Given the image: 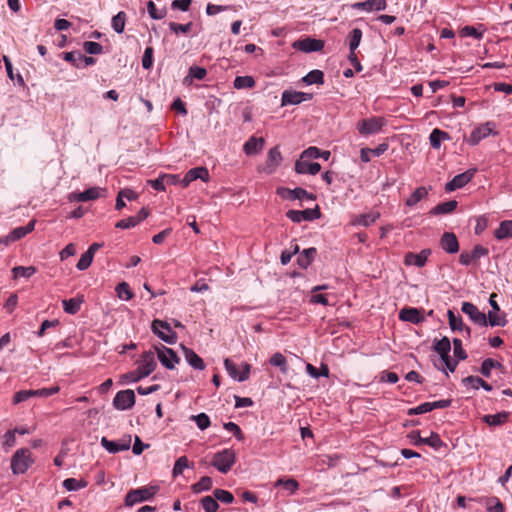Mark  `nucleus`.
<instances>
[{
  "label": "nucleus",
  "instance_id": "obj_1",
  "mask_svg": "<svg viewBox=\"0 0 512 512\" xmlns=\"http://www.w3.org/2000/svg\"><path fill=\"white\" fill-rule=\"evenodd\" d=\"M33 459L29 449H18L11 458V469L13 474H24L32 465Z\"/></svg>",
  "mask_w": 512,
  "mask_h": 512
},
{
  "label": "nucleus",
  "instance_id": "obj_2",
  "mask_svg": "<svg viewBox=\"0 0 512 512\" xmlns=\"http://www.w3.org/2000/svg\"><path fill=\"white\" fill-rule=\"evenodd\" d=\"M387 121L384 117L376 116L360 120L356 124V129L362 136L377 134L382 131Z\"/></svg>",
  "mask_w": 512,
  "mask_h": 512
},
{
  "label": "nucleus",
  "instance_id": "obj_3",
  "mask_svg": "<svg viewBox=\"0 0 512 512\" xmlns=\"http://www.w3.org/2000/svg\"><path fill=\"white\" fill-rule=\"evenodd\" d=\"M236 455L232 449H223L214 454L211 465L221 473H227L235 463Z\"/></svg>",
  "mask_w": 512,
  "mask_h": 512
},
{
  "label": "nucleus",
  "instance_id": "obj_4",
  "mask_svg": "<svg viewBox=\"0 0 512 512\" xmlns=\"http://www.w3.org/2000/svg\"><path fill=\"white\" fill-rule=\"evenodd\" d=\"M157 490L158 488L155 486H143L130 490L126 494L125 505L131 507L137 503L150 500L157 493Z\"/></svg>",
  "mask_w": 512,
  "mask_h": 512
},
{
  "label": "nucleus",
  "instance_id": "obj_5",
  "mask_svg": "<svg viewBox=\"0 0 512 512\" xmlns=\"http://www.w3.org/2000/svg\"><path fill=\"white\" fill-rule=\"evenodd\" d=\"M59 390L60 388L58 386H52L49 388H42L37 390H20L14 394L13 404H19L30 399L31 397L46 398L58 393Z\"/></svg>",
  "mask_w": 512,
  "mask_h": 512
},
{
  "label": "nucleus",
  "instance_id": "obj_6",
  "mask_svg": "<svg viewBox=\"0 0 512 512\" xmlns=\"http://www.w3.org/2000/svg\"><path fill=\"white\" fill-rule=\"evenodd\" d=\"M151 329L155 335H157L162 341L168 344H174L177 340L176 333L165 321L159 319L153 320L151 324Z\"/></svg>",
  "mask_w": 512,
  "mask_h": 512
},
{
  "label": "nucleus",
  "instance_id": "obj_7",
  "mask_svg": "<svg viewBox=\"0 0 512 512\" xmlns=\"http://www.w3.org/2000/svg\"><path fill=\"white\" fill-rule=\"evenodd\" d=\"M154 348L158 360L165 368L172 370L175 368V365L179 363L180 358L171 348H168L162 344H159Z\"/></svg>",
  "mask_w": 512,
  "mask_h": 512
},
{
  "label": "nucleus",
  "instance_id": "obj_8",
  "mask_svg": "<svg viewBox=\"0 0 512 512\" xmlns=\"http://www.w3.org/2000/svg\"><path fill=\"white\" fill-rule=\"evenodd\" d=\"M496 125L494 122L489 121L478 127H476L470 134L467 142L470 145H477L481 140L487 138L490 135H496Z\"/></svg>",
  "mask_w": 512,
  "mask_h": 512
},
{
  "label": "nucleus",
  "instance_id": "obj_9",
  "mask_svg": "<svg viewBox=\"0 0 512 512\" xmlns=\"http://www.w3.org/2000/svg\"><path fill=\"white\" fill-rule=\"evenodd\" d=\"M313 98L312 93L295 91L292 89L284 90L281 95V106L298 105Z\"/></svg>",
  "mask_w": 512,
  "mask_h": 512
},
{
  "label": "nucleus",
  "instance_id": "obj_10",
  "mask_svg": "<svg viewBox=\"0 0 512 512\" xmlns=\"http://www.w3.org/2000/svg\"><path fill=\"white\" fill-rule=\"evenodd\" d=\"M321 216L319 207L316 206L314 209L305 210H288L286 217L294 223H301L302 221H313L319 219Z\"/></svg>",
  "mask_w": 512,
  "mask_h": 512
},
{
  "label": "nucleus",
  "instance_id": "obj_11",
  "mask_svg": "<svg viewBox=\"0 0 512 512\" xmlns=\"http://www.w3.org/2000/svg\"><path fill=\"white\" fill-rule=\"evenodd\" d=\"M135 405V393L131 389L121 390L116 393L113 399L115 409L125 411L131 409Z\"/></svg>",
  "mask_w": 512,
  "mask_h": 512
},
{
  "label": "nucleus",
  "instance_id": "obj_12",
  "mask_svg": "<svg viewBox=\"0 0 512 512\" xmlns=\"http://www.w3.org/2000/svg\"><path fill=\"white\" fill-rule=\"evenodd\" d=\"M224 366H225V369H226L228 375L231 378H233L234 380H237L239 382L246 381L250 376L251 366L248 363L242 364L241 372L238 371L237 366L229 358H226L224 360Z\"/></svg>",
  "mask_w": 512,
  "mask_h": 512
},
{
  "label": "nucleus",
  "instance_id": "obj_13",
  "mask_svg": "<svg viewBox=\"0 0 512 512\" xmlns=\"http://www.w3.org/2000/svg\"><path fill=\"white\" fill-rule=\"evenodd\" d=\"M461 311L466 314L472 322L479 326H487L486 314L481 312L476 305L470 302H463Z\"/></svg>",
  "mask_w": 512,
  "mask_h": 512
},
{
  "label": "nucleus",
  "instance_id": "obj_14",
  "mask_svg": "<svg viewBox=\"0 0 512 512\" xmlns=\"http://www.w3.org/2000/svg\"><path fill=\"white\" fill-rule=\"evenodd\" d=\"M106 193V189L100 188V187H91L83 192L79 193H71L68 197L70 201H77V202H86L91 200H96L102 196H104Z\"/></svg>",
  "mask_w": 512,
  "mask_h": 512
},
{
  "label": "nucleus",
  "instance_id": "obj_15",
  "mask_svg": "<svg viewBox=\"0 0 512 512\" xmlns=\"http://www.w3.org/2000/svg\"><path fill=\"white\" fill-rule=\"evenodd\" d=\"M293 48L301 52L310 53L321 51L324 48V42L322 40L305 38L297 40L293 43Z\"/></svg>",
  "mask_w": 512,
  "mask_h": 512
},
{
  "label": "nucleus",
  "instance_id": "obj_16",
  "mask_svg": "<svg viewBox=\"0 0 512 512\" xmlns=\"http://www.w3.org/2000/svg\"><path fill=\"white\" fill-rule=\"evenodd\" d=\"M475 171V169H469L461 174L454 176L451 181L446 183L445 190L451 192L464 187L467 183H469L472 180Z\"/></svg>",
  "mask_w": 512,
  "mask_h": 512
},
{
  "label": "nucleus",
  "instance_id": "obj_17",
  "mask_svg": "<svg viewBox=\"0 0 512 512\" xmlns=\"http://www.w3.org/2000/svg\"><path fill=\"white\" fill-rule=\"evenodd\" d=\"M155 352L152 350L145 351L138 361V369L145 377L149 376L156 368Z\"/></svg>",
  "mask_w": 512,
  "mask_h": 512
},
{
  "label": "nucleus",
  "instance_id": "obj_18",
  "mask_svg": "<svg viewBox=\"0 0 512 512\" xmlns=\"http://www.w3.org/2000/svg\"><path fill=\"white\" fill-rule=\"evenodd\" d=\"M101 445L109 452V453H118L121 451H127L131 445V436H128L125 439H121L118 441L108 440L106 437H102Z\"/></svg>",
  "mask_w": 512,
  "mask_h": 512
},
{
  "label": "nucleus",
  "instance_id": "obj_19",
  "mask_svg": "<svg viewBox=\"0 0 512 512\" xmlns=\"http://www.w3.org/2000/svg\"><path fill=\"white\" fill-rule=\"evenodd\" d=\"M34 227L35 221L32 220L25 226L14 228L4 239L0 240V242L4 244H9L18 241L25 237L30 232H32L34 230Z\"/></svg>",
  "mask_w": 512,
  "mask_h": 512
},
{
  "label": "nucleus",
  "instance_id": "obj_20",
  "mask_svg": "<svg viewBox=\"0 0 512 512\" xmlns=\"http://www.w3.org/2000/svg\"><path fill=\"white\" fill-rule=\"evenodd\" d=\"M487 254L488 249L481 245H476L471 252H462L459 256V262L464 266H468Z\"/></svg>",
  "mask_w": 512,
  "mask_h": 512
},
{
  "label": "nucleus",
  "instance_id": "obj_21",
  "mask_svg": "<svg viewBox=\"0 0 512 512\" xmlns=\"http://www.w3.org/2000/svg\"><path fill=\"white\" fill-rule=\"evenodd\" d=\"M409 438L412 440L413 444H415V445L425 444V445L431 446L435 449L439 448L443 444L439 435L435 432H432L431 435L427 438H422L420 436L419 431H412L409 434Z\"/></svg>",
  "mask_w": 512,
  "mask_h": 512
},
{
  "label": "nucleus",
  "instance_id": "obj_22",
  "mask_svg": "<svg viewBox=\"0 0 512 512\" xmlns=\"http://www.w3.org/2000/svg\"><path fill=\"white\" fill-rule=\"evenodd\" d=\"M430 255H431L430 249H423L420 253L408 252L405 255L404 263H405V265H408V266L414 265V266L420 268L426 264L427 259Z\"/></svg>",
  "mask_w": 512,
  "mask_h": 512
},
{
  "label": "nucleus",
  "instance_id": "obj_23",
  "mask_svg": "<svg viewBox=\"0 0 512 512\" xmlns=\"http://www.w3.org/2000/svg\"><path fill=\"white\" fill-rule=\"evenodd\" d=\"M441 248L449 253L455 254L459 251V242L456 235L452 232H445L440 239Z\"/></svg>",
  "mask_w": 512,
  "mask_h": 512
},
{
  "label": "nucleus",
  "instance_id": "obj_24",
  "mask_svg": "<svg viewBox=\"0 0 512 512\" xmlns=\"http://www.w3.org/2000/svg\"><path fill=\"white\" fill-rule=\"evenodd\" d=\"M321 169L318 162H310L308 159H299L295 163V171L298 174L316 175Z\"/></svg>",
  "mask_w": 512,
  "mask_h": 512
},
{
  "label": "nucleus",
  "instance_id": "obj_25",
  "mask_svg": "<svg viewBox=\"0 0 512 512\" xmlns=\"http://www.w3.org/2000/svg\"><path fill=\"white\" fill-rule=\"evenodd\" d=\"M353 9L356 10H365L367 12L382 11L387 7L386 0H366L364 2H355L351 5Z\"/></svg>",
  "mask_w": 512,
  "mask_h": 512
},
{
  "label": "nucleus",
  "instance_id": "obj_26",
  "mask_svg": "<svg viewBox=\"0 0 512 512\" xmlns=\"http://www.w3.org/2000/svg\"><path fill=\"white\" fill-rule=\"evenodd\" d=\"M282 162V155L278 147H273L268 152L267 162L266 166L264 168V171L267 174H271L275 172L276 168L280 165Z\"/></svg>",
  "mask_w": 512,
  "mask_h": 512
},
{
  "label": "nucleus",
  "instance_id": "obj_27",
  "mask_svg": "<svg viewBox=\"0 0 512 512\" xmlns=\"http://www.w3.org/2000/svg\"><path fill=\"white\" fill-rule=\"evenodd\" d=\"M265 140L262 137H250L243 146V151L247 155H254L261 151L264 147Z\"/></svg>",
  "mask_w": 512,
  "mask_h": 512
},
{
  "label": "nucleus",
  "instance_id": "obj_28",
  "mask_svg": "<svg viewBox=\"0 0 512 512\" xmlns=\"http://www.w3.org/2000/svg\"><path fill=\"white\" fill-rule=\"evenodd\" d=\"M184 357L187 363L196 370H204L205 363L192 349L183 346Z\"/></svg>",
  "mask_w": 512,
  "mask_h": 512
},
{
  "label": "nucleus",
  "instance_id": "obj_29",
  "mask_svg": "<svg viewBox=\"0 0 512 512\" xmlns=\"http://www.w3.org/2000/svg\"><path fill=\"white\" fill-rule=\"evenodd\" d=\"M399 319L402 321L417 324L422 321V316L416 308H403L399 312Z\"/></svg>",
  "mask_w": 512,
  "mask_h": 512
},
{
  "label": "nucleus",
  "instance_id": "obj_30",
  "mask_svg": "<svg viewBox=\"0 0 512 512\" xmlns=\"http://www.w3.org/2000/svg\"><path fill=\"white\" fill-rule=\"evenodd\" d=\"M487 317V325L489 324L492 327L500 326L504 327L508 323L506 314L500 311H489L486 315Z\"/></svg>",
  "mask_w": 512,
  "mask_h": 512
},
{
  "label": "nucleus",
  "instance_id": "obj_31",
  "mask_svg": "<svg viewBox=\"0 0 512 512\" xmlns=\"http://www.w3.org/2000/svg\"><path fill=\"white\" fill-rule=\"evenodd\" d=\"M457 205L458 203L456 200H449L446 202L439 203L434 208H432L429 213L431 215L449 214L456 209Z\"/></svg>",
  "mask_w": 512,
  "mask_h": 512
},
{
  "label": "nucleus",
  "instance_id": "obj_32",
  "mask_svg": "<svg viewBox=\"0 0 512 512\" xmlns=\"http://www.w3.org/2000/svg\"><path fill=\"white\" fill-rule=\"evenodd\" d=\"M317 250L314 247L304 249L297 258L298 265L306 269L314 260Z\"/></svg>",
  "mask_w": 512,
  "mask_h": 512
},
{
  "label": "nucleus",
  "instance_id": "obj_33",
  "mask_svg": "<svg viewBox=\"0 0 512 512\" xmlns=\"http://www.w3.org/2000/svg\"><path fill=\"white\" fill-rule=\"evenodd\" d=\"M463 384L473 389H479L480 387L486 391H492V386L478 376H468L463 379Z\"/></svg>",
  "mask_w": 512,
  "mask_h": 512
},
{
  "label": "nucleus",
  "instance_id": "obj_34",
  "mask_svg": "<svg viewBox=\"0 0 512 512\" xmlns=\"http://www.w3.org/2000/svg\"><path fill=\"white\" fill-rule=\"evenodd\" d=\"M494 236L498 240H503L512 237V220L502 221L499 227L495 230Z\"/></svg>",
  "mask_w": 512,
  "mask_h": 512
},
{
  "label": "nucleus",
  "instance_id": "obj_35",
  "mask_svg": "<svg viewBox=\"0 0 512 512\" xmlns=\"http://www.w3.org/2000/svg\"><path fill=\"white\" fill-rule=\"evenodd\" d=\"M450 136L447 132L442 131L438 128L432 130L429 136L430 145L434 149H439L443 140H449Z\"/></svg>",
  "mask_w": 512,
  "mask_h": 512
},
{
  "label": "nucleus",
  "instance_id": "obj_36",
  "mask_svg": "<svg viewBox=\"0 0 512 512\" xmlns=\"http://www.w3.org/2000/svg\"><path fill=\"white\" fill-rule=\"evenodd\" d=\"M434 350L440 355L441 359H446L450 355L451 342L447 337H443L434 344Z\"/></svg>",
  "mask_w": 512,
  "mask_h": 512
},
{
  "label": "nucleus",
  "instance_id": "obj_37",
  "mask_svg": "<svg viewBox=\"0 0 512 512\" xmlns=\"http://www.w3.org/2000/svg\"><path fill=\"white\" fill-rule=\"evenodd\" d=\"M82 303L83 299L81 298H70L63 300L62 306L66 313L74 315L80 311Z\"/></svg>",
  "mask_w": 512,
  "mask_h": 512
},
{
  "label": "nucleus",
  "instance_id": "obj_38",
  "mask_svg": "<svg viewBox=\"0 0 512 512\" xmlns=\"http://www.w3.org/2000/svg\"><path fill=\"white\" fill-rule=\"evenodd\" d=\"M275 487H283L285 490L288 491L290 495H293L296 493V491L299 489V483L293 479V478H279L275 483Z\"/></svg>",
  "mask_w": 512,
  "mask_h": 512
},
{
  "label": "nucleus",
  "instance_id": "obj_39",
  "mask_svg": "<svg viewBox=\"0 0 512 512\" xmlns=\"http://www.w3.org/2000/svg\"><path fill=\"white\" fill-rule=\"evenodd\" d=\"M428 189L426 187H418L406 200V205L409 207L415 206L422 199L427 197Z\"/></svg>",
  "mask_w": 512,
  "mask_h": 512
},
{
  "label": "nucleus",
  "instance_id": "obj_40",
  "mask_svg": "<svg viewBox=\"0 0 512 512\" xmlns=\"http://www.w3.org/2000/svg\"><path fill=\"white\" fill-rule=\"evenodd\" d=\"M287 198L288 199H291V200H304V199H307V200H315V196L309 192H307L305 189L303 188H295V189H288L287 190Z\"/></svg>",
  "mask_w": 512,
  "mask_h": 512
},
{
  "label": "nucleus",
  "instance_id": "obj_41",
  "mask_svg": "<svg viewBox=\"0 0 512 512\" xmlns=\"http://www.w3.org/2000/svg\"><path fill=\"white\" fill-rule=\"evenodd\" d=\"M302 81L306 85L323 84L324 83V73L318 69L312 70L302 78Z\"/></svg>",
  "mask_w": 512,
  "mask_h": 512
},
{
  "label": "nucleus",
  "instance_id": "obj_42",
  "mask_svg": "<svg viewBox=\"0 0 512 512\" xmlns=\"http://www.w3.org/2000/svg\"><path fill=\"white\" fill-rule=\"evenodd\" d=\"M255 80L252 76H237L233 81L235 89H249L255 86Z\"/></svg>",
  "mask_w": 512,
  "mask_h": 512
},
{
  "label": "nucleus",
  "instance_id": "obj_43",
  "mask_svg": "<svg viewBox=\"0 0 512 512\" xmlns=\"http://www.w3.org/2000/svg\"><path fill=\"white\" fill-rule=\"evenodd\" d=\"M126 19H127V16H126L125 12H123V11L118 12L112 18V21H111L112 29L118 34L122 33L125 28Z\"/></svg>",
  "mask_w": 512,
  "mask_h": 512
},
{
  "label": "nucleus",
  "instance_id": "obj_44",
  "mask_svg": "<svg viewBox=\"0 0 512 512\" xmlns=\"http://www.w3.org/2000/svg\"><path fill=\"white\" fill-rule=\"evenodd\" d=\"M147 12L149 16L154 20H161L166 16V8H157L155 3L150 0L147 2Z\"/></svg>",
  "mask_w": 512,
  "mask_h": 512
},
{
  "label": "nucleus",
  "instance_id": "obj_45",
  "mask_svg": "<svg viewBox=\"0 0 512 512\" xmlns=\"http://www.w3.org/2000/svg\"><path fill=\"white\" fill-rule=\"evenodd\" d=\"M362 39V31L359 28H354L348 35V43L350 52H355L359 47Z\"/></svg>",
  "mask_w": 512,
  "mask_h": 512
},
{
  "label": "nucleus",
  "instance_id": "obj_46",
  "mask_svg": "<svg viewBox=\"0 0 512 512\" xmlns=\"http://www.w3.org/2000/svg\"><path fill=\"white\" fill-rule=\"evenodd\" d=\"M306 372L313 378L319 377H328L329 376V368L326 364H322L319 369L314 367L312 364L308 363L306 365Z\"/></svg>",
  "mask_w": 512,
  "mask_h": 512
},
{
  "label": "nucleus",
  "instance_id": "obj_47",
  "mask_svg": "<svg viewBox=\"0 0 512 512\" xmlns=\"http://www.w3.org/2000/svg\"><path fill=\"white\" fill-rule=\"evenodd\" d=\"M201 507L205 512H216L219 509V504L215 496H204L200 500Z\"/></svg>",
  "mask_w": 512,
  "mask_h": 512
},
{
  "label": "nucleus",
  "instance_id": "obj_48",
  "mask_svg": "<svg viewBox=\"0 0 512 512\" xmlns=\"http://www.w3.org/2000/svg\"><path fill=\"white\" fill-rule=\"evenodd\" d=\"M213 481L209 476H203L200 480L192 485V491L194 493H201L203 491H208L212 488Z\"/></svg>",
  "mask_w": 512,
  "mask_h": 512
},
{
  "label": "nucleus",
  "instance_id": "obj_49",
  "mask_svg": "<svg viewBox=\"0 0 512 512\" xmlns=\"http://www.w3.org/2000/svg\"><path fill=\"white\" fill-rule=\"evenodd\" d=\"M3 60H4V63H5V68H6V71H7L8 78L11 81H14L16 79L18 85L24 86L25 82H24V79H23L22 75L20 73H18L17 75H16V73H14L13 66H12V63H11L10 59L7 56H4Z\"/></svg>",
  "mask_w": 512,
  "mask_h": 512
},
{
  "label": "nucleus",
  "instance_id": "obj_50",
  "mask_svg": "<svg viewBox=\"0 0 512 512\" xmlns=\"http://www.w3.org/2000/svg\"><path fill=\"white\" fill-rule=\"evenodd\" d=\"M447 316H448L450 328L453 331H463L464 330L465 325L463 323L461 316L455 315V313L452 310H448Z\"/></svg>",
  "mask_w": 512,
  "mask_h": 512
},
{
  "label": "nucleus",
  "instance_id": "obj_51",
  "mask_svg": "<svg viewBox=\"0 0 512 512\" xmlns=\"http://www.w3.org/2000/svg\"><path fill=\"white\" fill-rule=\"evenodd\" d=\"M87 484V481L83 479L77 480L75 478H67L63 481V487L67 491H77L79 489L85 488Z\"/></svg>",
  "mask_w": 512,
  "mask_h": 512
},
{
  "label": "nucleus",
  "instance_id": "obj_52",
  "mask_svg": "<svg viewBox=\"0 0 512 512\" xmlns=\"http://www.w3.org/2000/svg\"><path fill=\"white\" fill-rule=\"evenodd\" d=\"M187 173H188V177L192 181L197 180V179L207 181L209 179V172L206 167H195V168L190 169Z\"/></svg>",
  "mask_w": 512,
  "mask_h": 512
},
{
  "label": "nucleus",
  "instance_id": "obj_53",
  "mask_svg": "<svg viewBox=\"0 0 512 512\" xmlns=\"http://www.w3.org/2000/svg\"><path fill=\"white\" fill-rule=\"evenodd\" d=\"M12 272H13L14 278H18V277L30 278L37 272V269L34 266H27V267L16 266L12 269Z\"/></svg>",
  "mask_w": 512,
  "mask_h": 512
},
{
  "label": "nucleus",
  "instance_id": "obj_54",
  "mask_svg": "<svg viewBox=\"0 0 512 512\" xmlns=\"http://www.w3.org/2000/svg\"><path fill=\"white\" fill-rule=\"evenodd\" d=\"M269 362L272 366L279 367L283 373H286L288 370L287 360L285 356L280 352L273 354Z\"/></svg>",
  "mask_w": 512,
  "mask_h": 512
},
{
  "label": "nucleus",
  "instance_id": "obj_55",
  "mask_svg": "<svg viewBox=\"0 0 512 512\" xmlns=\"http://www.w3.org/2000/svg\"><path fill=\"white\" fill-rule=\"evenodd\" d=\"M500 366V362L491 358H487L482 362L480 372L484 377H490L492 369L498 368Z\"/></svg>",
  "mask_w": 512,
  "mask_h": 512
},
{
  "label": "nucleus",
  "instance_id": "obj_56",
  "mask_svg": "<svg viewBox=\"0 0 512 512\" xmlns=\"http://www.w3.org/2000/svg\"><path fill=\"white\" fill-rule=\"evenodd\" d=\"M507 419V413H496L493 415H484L483 421L490 426L501 425Z\"/></svg>",
  "mask_w": 512,
  "mask_h": 512
},
{
  "label": "nucleus",
  "instance_id": "obj_57",
  "mask_svg": "<svg viewBox=\"0 0 512 512\" xmlns=\"http://www.w3.org/2000/svg\"><path fill=\"white\" fill-rule=\"evenodd\" d=\"M115 290L117 296L122 300H130L134 296L133 292L131 291L129 285L126 282L119 283L116 286Z\"/></svg>",
  "mask_w": 512,
  "mask_h": 512
},
{
  "label": "nucleus",
  "instance_id": "obj_58",
  "mask_svg": "<svg viewBox=\"0 0 512 512\" xmlns=\"http://www.w3.org/2000/svg\"><path fill=\"white\" fill-rule=\"evenodd\" d=\"M190 419L196 423L200 430L207 429L211 424L209 416L203 412L197 415H192Z\"/></svg>",
  "mask_w": 512,
  "mask_h": 512
},
{
  "label": "nucleus",
  "instance_id": "obj_59",
  "mask_svg": "<svg viewBox=\"0 0 512 512\" xmlns=\"http://www.w3.org/2000/svg\"><path fill=\"white\" fill-rule=\"evenodd\" d=\"M379 218L378 213L370 212L360 215L355 221L356 224L368 227Z\"/></svg>",
  "mask_w": 512,
  "mask_h": 512
},
{
  "label": "nucleus",
  "instance_id": "obj_60",
  "mask_svg": "<svg viewBox=\"0 0 512 512\" xmlns=\"http://www.w3.org/2000/svg\"><path fill=\"white\" fill-rule=\"evenodd\" d=\"M217 502L220 501L225 504H231L234 501V496L231 492L224 489H215L213 491Z\"/></svg>",
  "mask_w": 512,
  "mask_h": 512
},
{
  "label": "nucleus",
  "instance_id": "obj_61",
  "mask_svg": "<svg viewBox=\"0 0 512 512\" xmlns=\"http://www.w3.org/2000/svg\"><path fill=\"white\" fill-rule=\"evenodd\" d=\"M188 466H189L188 458L186 456L179 457L176 460L173 470H172L173 476L177 477V476L181 475L183 473L184 469L188 468Z\"/></svg>",
  "mask_w": 512,
  "mask_h": 512
},
{
  "label": "nucleus",
  "instance_id": "obj_62",
  "mask_svg": "<svg viewBox=\"0 0 512 512\" xmlns=\"http://www.w3.org/2000/svg\"><path fill=\"white\" fill-rule=\"evenodd\" d=\"M430 411H432L430 402H424L416 407L409 408L407 410V415H409V416L420 415V414L428 413Z\"/></svg>",
  "mask_w": 512,
  "mask_h": 512
},
{
  "label": "nucleus",
  "instance_id": "obj_63",
  "mask_svg": "<svg viewBox=\"0 0 512 512\" xmlns=\"http://www.w3.org/2000/svg\"><path fill=\"white\" fill-rule=\"evenodd\" d=\"M63 59L77 68L81 67V52L79 51L65 52L63 53Z\"/></svg>",
  "mask_w": 512,
  "mask_h": 512
},
{
  "label": "nucleus",
  "instance_id": "obj_64",
  "mask_svg": "<svg viewBox=\"0 0 512 512\" xmlns=\"http://www.w3.org/2000/svg\"><path fill=\"white\" fill-rule=\"evenodd\" d=\"M487 510L488 512H505V507L497 497H493L488 501Z\"/></svg>",
  "mask_w": 512,
  "mask_h": 512
}]
</instances>
